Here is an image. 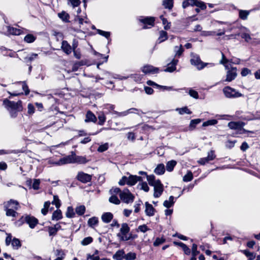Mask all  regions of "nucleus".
Here are the masks:
<instances>
[{
  "mask_svg": "<svg viewBox=\"0 0 260 260\" xmlns=\"http://www.w3.org/2000/svg\"><path fill=\"white\" fill-rule=\"evenodd\" d=\"M3 104L12 118H16L18 113L23 110L22 102L21 100L14 102L5 99L3 101Z\"/></svg>",
  "mask_w": 260,
  "mask_h": 260,
  "instance_id": "1",
  "label": "nucleus"
},
{
  "mask_svg": "<svg viewBox=\"0 0 260 260\" xmlns=\"http://www.w3.org/2000/svg\"><path fill=\"white\" fill-rule=\"evenodd\" d=\"M142 181V177L136 175H130L128 177L123 176L119 180L118 184L120 185L127 184L129 186L134 185L138 181Z\"/></svg>",
  "mask_w": 260,
  "mask_h": 260,
  "instance_id": "2",
  "label": "nucleus"
},
{
  "mask_svg": "<svg viewBox=\"0 0 260 260\" xmlns=\"http://www.w3.org/2000/svg\"><path fill=\"white\" fill-rule=\"evenodd\" d=\"M129 231L130 228L126 223H123L121 224L120 232L117 234L120 241H128L132 238V234H129L128 236L127 235Z\"/></svg>",
  "mask_w": 260,
  "mask_h": 260,
  "instance_id": "3",
  "label": "nucleus"
},
{
  "mask_svg": "<svg viewBox=\"0 0 260 260\" xmlns=\"http://www.w3.org/2000/svg\"><path fill=\"white\" fill-rule=\"evenodd\" d=\"M224 95L228 98H237L243 96V95L230 86H226L223 89Z\"/></svg>",
  "mask_w": 260,
  "mask_h": 260,
  "instance_id": "4",
  "label": "nucleus"
},
{
  "mask_svg": "<svg viewBox=\"0 0 260 260\" xmlns=\"http://www.w3.org/2000/svg\"><path fill=\"white\" fill-rule=\"evenodd\" d=\"M121 200L126 204L133 202L135 197L127 188H125L120 193Z\"/></svg>",
  "mask_w": 260,
  "mask_h": 260,
  "instance_id": "5",
  "label": "nucleus"
},
{
  "mask_svg": "<svg viewBox=\"0 0 260 260\" xmlns=\"http://www.w3.org/2000/svg\"><path fill=\"white\" fill-rule=\"evenodd\" d=\"M190 63L192 65L196 67L198 70L203 69L207 65V63H204L202 61L200 56L197 54H193L191 55Z\"/></svg>",
  "mask_w": 260,
  "mask_h": 260,
  "instance_id": "6",
  "label": "nucleus"
},
{
  "mask_svg": "<svg viewBox=\"0 0 260 260\" xmlns=\"http://www.w3.org/2000/svg\"><path fill=\"white\" fill-rule=\"evenodd\" d=\"M139 21L144 25L142 28L143 29H147L154 26L155 18L153 17L141 16L139 18Z\"/></svg>",
  "mask_w": 260,
  "mask_h": 260,
  "instance_id": "7",
  "label": "nucleus"
},
{
  "mask_svg": "<svg viewBox=\"0 0 260 260\" xmlns=\"http://www.w3.org/2000/svg\"><path fill=\"white\" fill-rule=\"evenodd\" d=\"M141 112V113L144 114V113L140 109H138L135 108H132L128 109L127 110L124 111L122 112H115V114L117 115V116L118 117H122L126 116L127 115L131 113H136L138 115H139V113Z\"/></svg>",
  "mask_w": 260,
  "mask_h": 260,
  "instance_id": "8",
  "label": "nucleus"
},
{
  "mask_svg": "<svg viewBox=\"0 0 260 260\" xmlns=\"http://www.w3.org/2000/svg\"><path fill=\"white\" fill-rule=\"evenodd\" d=\"M216 157L214 151L210 150L208 153V156L206 157L201 158L198 160V163L202 165H204L209 161L213 160Z\"/></svg>",
  "mask_w": 260,
  "mask_h": 260,
  "instance_id": "9",
  "label": "nucleus"
},
{
  "mask_svg": "<svg viewBox=\"0 0 260 260\" xmlns=\"http://www.w3.org/2000/svg\"><path fill=\"white\" fill-rule=\"evenodd\" d=\"M91 176L83 172H79L76 177L78 180L83 183L89 182L91 180Z\"/></svg>",
  "mask_w": 260,
  "mask_h": 260,
  "instance_id": "10",
  "label": "nucleus"
},
{
  "mask_svg": "<svg viewBox=\"0 0 260 260\" xmlns=\"http://www.w3.org/2000/svg\"><path fill=\"white\" fill-rule=\"evenodd\" d=\"M74 152L72 151L71 155H69L60 158L57 164L58 165H64L67 164H73L74 163Z\"/></svg>",
  "mask_w": 260,
  "mask_h": 260,
  "instance_id": "11",
  "label": "nucleus"
},
{
  "mask_svg": "<svg viewBox=\"0 0 260 260\" xmlns=\"http://www.w3.org/2000/svg\"><path fill=\"white\" fill-rule=\"evenodd\" d=\"M154 187V194L153 196L155 198L159 197L164 190L163 184L160 181H157V183L153 186Z\"/></svg>",
  "mask_w": 260,
  "mask_h": 260,
  "instance_id": "12",
  "label": "nucleus"
},
{
  "mask_svg": "<svg viewBox=\"0 0 260 260\" xmlns=\"http://www.w3.org/2000/svg\"><path fill=\"white\" fill-rule=\"evenodd\" d=\"M237 69L236 67H232L230 70H229L226 73V77L225 81L231 82L234 80L237 77Z\"/></svg>",
  "mask_w": 260,
  "mask_h": 260,
  "instance_id": "13",
  "label": "nucleus"
},
{
  "mask_svg": "<svg viewBox=\"0 0 260 260\" xmlns=\"http://www.w3.org/2000/svg\"><path fill=\"white\" fill-rule=\"evenodd\" d=\"M38 220L34 216L31 215L25 216V222L29 225L31 229H34L38 223Z\"/></svg>",
  "mask_w": 260,
  "mask_h": 260,
  "instance_id": "14",
  "label": "nucleus"
},
{
  "mask_svg": "<svg viewBox=\"0 0 260 260\" xmlns=\"http://www.w3.org/2000/svg\"><path fill=\"white\" fill-rule=\"evenodd\" d=\"M142 71L145 74H155L157 73L159 71V69L154 67L151 65L144 66L142 69Z\"/></svg>",
  "mask_w": 260,
  "mask_h": 260,
  "instance_id": "15",
  "label": "nucleus"
},
{
  "mask_svg": "<svg viewBox=\"0 0 260 260\" xmlns=\"http://www.w3.org/2000/svg\"><path fill=\"white\" fill-rule=\"evenodd\" d=\"M178 62L177 59L173 58L172 60L167 64V67L164 70L166 72H173L176 69V65Z\"/></svg>",
  "mask_w": 260,
  "mask_h": 260,
  "instance_id": "16",
  "label": "nucleus"
},
{
  "mask_svg": "<svg viewBox=\"0 0 260 260\" xmlns=\"http://www.w3.org/2000/svg\"><path fill=\"white\" fill-rule=\"evenodd\" d=\"M4 207H7L8 208H11L15 210H17L19 207V204L18 201L11 199L7 203L4 204Z\"/></svg>",
  "mask_w": 260,
  "mask_h": 260,
  "instance_id": "17",
  "label": "nucleus"
},
{
  "mask_svg": "<svg viewBox=\"0 0 260 260\" xmlns=\"http://www.w3.org/2000/svg\"><path fill=\"white\" fill-rule=\"evenodd\" d=\"M61 48L67 55L71 54L72 51V46L66 40L62 41Z\"/></svg>",
  "mask_w": 260,
  "mask_h": 260,
  "instance_id": "18",
  "label": "nucleus"
},
{
  "mask_svg": "<svg viewBox=\"0 0 260 260\" xmlns=\"http://www.w3.org/2000/svg\"><path fill=\"white\" fill-rule=\"evenodd\" d=\"M23 28L19 29L12 26L7 27L8 32L12 35H20L23 32Z\"/></svg>",
  "mask_w": 260,
  "mask_h": 260,
  "instance_id": "19",
  "label": "nucleus"
},
{
  "mask_svg": "<svg viewBox=\"0 0 260 260\" xmlns=\"http://www.w3.org/2000/svg\"><path fill=\"white\" fill-rule=\"evenodd\" d=\"M155 209L152 205L146 202L145 203V213L148 216H152L154 214Z\"/></svg>",
  "mask_w": 260,
  "mask_h": 260,
  "instance_id": "20",
  "label": "nucleus"
},
{
  "mask_svg": "<svg viewBox=\"0 0 260 260\" xmlns=\"http://www.w3.org/2000/svg\"><path fill=\"white\" fill-rule=\"evenodd\" d=\"M96 117L95 115L90 111H87L86 114V118L85 121L86 122H95L96 121Z\"/></svg>",
  "mask_w": 260,
  "mask_h": 260,
  "instance_id": "21",
  "label": "nucleus"
},
{
  "mask_svg": "<svg viewBox=\"0 0 260 260\" xmlns=\"http://www.w3.org/2000/svg\"><path fill=\"white\" fill-rule=\"evenodd\" d=\"M74 163H77L80 164H86L88 160L84 156H78L76 155L74 153Z\"/></svg>",
  "mask_w": 260,
  "mask_h": 260,
  "instance_id": "22",
  "label": "nucleus"
},
{
  "mask_svg": "<svg viewBox=\"0 0 260 260\" xmlns=\"http://www.w3.org/2000/svg\"><path fill=\"white\" fill-rule=\"evenodd\" d=\"M113 218V214L110 212L104 213L102 216V219L105 223H109Z\"/></svg>",
  "mask_w": 260,
  "mask_h": 260,
  "instance_id": "23",
  "label": "nucleus"
},
{
  "mask_svg": "<svg viewBox=\"0 0 260 260\" xmlns=\"http://www.w3.org/2000/svg\"><path fill=\"white\" fill-rule=\"evenodd\" d=\"M174 244L175 245H178L180 246L185 254L186 255H189L190 253V249L187 246V245L182 242H174Z\"/></svg>",
  "mask_w": 260,
  "mask_h": 260,
  "instance_id": "24",
  "label": "nucleus"
},
{
  "mask_svg": "<svg viewBox=\"0 0 260 260\" xmlns=\"http://www.w3.org/2000/svg\"><path fill=\"white\" fill-rule=\"evenodd\" d=\"M124 251L123 250H118L113 256V258L116 260H122L124 259Z\"/></svg>",
  "mask_w": 260,
  "mask_h": 260,
  "instance_id": "25",
  "label": "nucleus"
},
{
  "mask_svg": "<svg viewBox=\"0 0 260 260\" xmlns=\"http://www.w3.org/2000/svg\"><path fill=\"white\" fill-rule=\"evenodd\" d=\"M4 208L5 210L6 211V214L7 216L15 217L18 214V213L16 212V210L14 209L8 208L7 207H4Z\"/></svg>",
  "mask_w": 260,
  "mask_h": 260,
  "instance_id": "26",
  "label": "nucleus"
},
{
  "mask_svg": "<svg viewBox=\"0 0 260 260\" xmlns=\"http://www.w3.org/2000/svg\"><path fill=\"white\" fill-rule=\"evenodd\" d=\"M165 172V166L162 164L158 165L154 170V173L157 175H162L164 174Z\"/></svg>",
  "mask_w": 260,
  "mask_h": 260,
  "instance_id": "27",
  "label": "nucleus"
},
{
  "mask_svg": "<svg viewBox=\"0 0 260 260\" xmlns=\"http://www.w3.org/2000/svg\"><path fill=\"white\" fill-rule=\"evenodd\" d=\"M58 16L64 22H69L70 15L65 11H62L61 13H58Z\"/></svg>",
  "mask_w": 260,
  "mask_h": 260,
  "instance_id": "28",
  "label": "nucleus"
},
{
  "mask_svg": "<svg viewBox=\"0 0 260 260\" xmlns=\"http://www.w3.org/2000/svg\"><path fill=\"white\" fill-rule=\"evenodd\" d=\"M147 180L149 184L152 186L156 184L157 181H160L159 179L155 180V177L153 175H147Z\"/></svg>",
  "mask_w": 260,
  "mask_h": 260,
  "instance_id": "29",
  "label": "nucleus"
},
{
  "mask_svg": "<svg viewBox=\"0 0 260 260\" xmlns=\"http://www.w3.org/2000/svg\"><path fill=\"white\" fill-rule=\"evenodd\" d=\"M62 217V213L60 210H56V211H54L52 216V219L53 220H58L60 219H61Z\"/></svg>",
  "mask_w": 260,
  "mask_h": 260,
  "instance_id": "30",
  "label": "nucleus"
},
{
  "mask_svg": "<svg viewBox=\"0 0 260 260\" xmlns=\"http://www.w3.org/2000/svg\"><path fill=\"white\" fill-rule=\"evenodd\" d=\"M177 162L175 160H172L169 161L166 164V170L168 172H172L175 166L176 165Z\"/></svg>",
  "mask_w": 260,
  "mask_h": 260,
  "instance_id": "31",
  "label": "nucleus"
},
{
  "mask_svg": "<svg viewBox=\"0 0 260 260\" xmlns=\"http://www.w3.org/2000/svg\"><path fill=\"white\" fill-rule=\"evenodd\" d=\"M162 5L165 8L171 10L173 7V0H163Z\"/></svg>",
  "mask_w": 260,
  "mask_h": 260,
  "instance_id": "32",
  "label": "nucleus"
},
{
  "mask_svg": "<svg viewBox=\"0 0 260 260\" xmlns=\"http://www.w3.org/2000/svg\"><path fill=\"white\" fill-rule=\"evenodd\" d=\"M168 39L167 32L165 31L161 30L159 32V37L158 39V42L160 43Z\"/></svg>",
  "mask_w": 260,
  "mask_h": 260,
  "instance_id": "33",
  "label": "nucleus"
},
{
  "mask_svg": "<svg viewBox=\"0 0 260 260\" xmlns=\"http://www.w3.org/2000/svg\"><path fill=\"white\" fill-rule=\"evenodd\" d=\"M36 39V37L32 34L27 35L24 38V41L28 43L34 42Z\"/></svg>",
  "mask_w": 260,
  "mask_h": 260,
  "instance_id": "34",
  "label": "nucleus"
},
{
  "mask_svg": "<svg viewBox=\"0 0 260 260\" xmlns=\"http://www.w3.org/2000/svg\"><path fill=\"white\" fill-rule=\"evenodd\" d=\"M228 126L230 129L239 130L240 128L239 124L238 121H231L228 123Z\"/></svg>",
  "mask_w": 260,
  "mask_h": 260,
  "instance_id": "35",
  "label": "nucleus"
},
{
  "mask_svg": "<svg viewBox=\"0 0 260 260\" xmlns=\"http://www.w3.org/2000/svg\"><path fill=\"white\" fill-rule=\"evenodd\" d=\"M201 122V119H196L191 120L189 124V129L190 130H193L196 127V125L200 123Z\"/></svg>",
  "mask_w": 260,
  "mask_h": 260,
  "instance_id": "36",
  "label": "nucleus"
},
{
  "mask_svg": "<svg viewBox=\"0 0 260 260\" xmlns=\"http://www.w3.org/2000/svg\"><path fill=\"white\" fill-rule=\"evenodd\" d=\"M11 244L13 247L15 249H18L21 246L20 240L15 238L12 240Z\"/></svg>",
  "mask_w": 260,
  "mask_h": 260,
  "instance_id": "37",
  "label": "nucleus"
},
{
  "mask_svg": "<svg viewBox=\"0 0 260 260\" xmlns=\"http://www.w3.org/2000/svg\"><path fill=\"white\" fill-rule=\"evenodd\" d=\"M177 111L178 112V113L181 114H184V113H186L188 114H191V112L188 109L187 107H184L181 108H177L176 109Z\"/></svg>",
  "mask_w": 260,
  "mask_h": 260,
  "instance_id": "38",
  "label": "nucleus"
},
{
  "mask_svg": "<svg viewBox=\"0 0 260 260\" xmlns=\"http://www.w3.org/2000/svg\"><path fill=\"white\" fill-rule=\"evenodd\" d=\"M196 0H185L182 3V7L185 9L189 6H194Z\"/></svg>",
  "mask_w": 260,
  "mask_h": 260,
  "instance_id": "39",
  "label": "nucleus"
},
{
  "mask_svg": "<svg viewBox=\"0 0 260 260\" xmlns=\"http://www.w3.org/2000/svg\"><path fill=\"white\" fill-rule=\"evenodd\" d=\"M98 223V219L97 217H93L90 218L88 220V225L90 227H93Z\"/></svg>",
  "mask_w": 260,
  "mask_h": 260,
  "instance_id": "40",
  "label": "nucleus"
},
{
  "mask_svg": "<svg viewBox=\"0 0 260 260\" xmlns=\"http://www.w3.org/2000/svg\"><path fill=\"white\" fill-rule=\"evenodd\" d=\"M242 252L247 257H248V260H253L255 257V254L248 250H244Z\"/></svg>",
  "mask_w": 260,
  "mask_h": 260,
  "instance_id": "41",
  "label": "nucleus"
},
{
  "mask_svg": "<svg viewBox=\"0 0 260 260\" xmlns=\"http://www.w3.org/2000/svg\"><path fill=\"white\" fill-rule=\"evenodd\" d=\"M249 12L246 10L239 11V17L242 20H246L247 18Z\"/></svg>",
  "mask_w": 260,
  "mask_h": 260,
  "instance_id": "42",
  "label": "nucleus"
},
{
  "mask_svg": "<svg viewBox=\"0 0 260 260\" xmlns=\"http://www.w3.org/2000/svg\"><path fill=\"white\" fill-rule=\"evenodd\" d=\"M76 213L79 215H82L84 214L85 211V207L84 205H81L76 207Z\"/></svg>",
  "mask_w": 260,
  "mask_h": 260,
  "instance_id": "43",
  "label": "nucleus"
},
{
  "mask_svg": "<svg viewBox=\"0 0 260 260\" xmlns=\"http://www.w3.org/2000/svg\"><path fill=\"white\" fill-rule=\"evenodd\" d=\"M193 179V175L190 171H188L187 174L183 177V180L184 182H189Z\"/></svg>",
  "mask_w": 260,
  "mask_h": 260,
  "instance_id": "44",
  "label": "nucleus"
},
{
  "mask_svg": "<svg viewBox=\"0 0 260 260\" xmlns=\"http://www.w3.org/2000/svg\"><path fill=\"white\" fill-rule=\"evenodd\" d=\"M136 258V254L135 252H129L124 255L126 260H134Z\"/></svg>",
  "mask_w": 260,
  "mask_h": 260,
  "instance_id": "45",
  "label": "nucleus"
},
{
  "mask_svg": "<svg viewBox=\"0 0 260 260\" xmlns=\"http://www.w3.org/2000/svg\"><path fill=\"white\" fill-rule=\"evenodd\" d=\"M66 216L68 218H72L75 215V212L72 207H68L66 213Z\"/></svg>",
  "mask_w": 260,
  "mask_h": 260,
  "instance_id": "46",
  "label": "nucleus"
},
{
  "mask_svg": "<svg viewBox=\"0 0 260 260\" xmlns=\"http://www.w3.org/2000/svg\"><path fill=\"white\" fill-rule=\"evenodd\" d=\"M52 204L54 205L57 208H59L60 207L61 205L60 201L57 196H53V200L52 202Z\"/></svg>",
  "mask_w": 260,
  "mask_h": 260,
  "instance_id": "47",
  "label": "nucleus"
},
{
  "mask_svg": "<svg viewBox=\"0 0 260 260\" xmlns=\"http://www.w3.org/2000/svg\"><path fill=\"white\" fill-rule=\"evenodd\" d=\"M217 120L216 119H210L203 122V126H207L209 125H214L217 123Z\"/></svg>",
  "mask_w": 260,
  "mask_h": 260,
  "instance_id": "48",
  "label": "nucleus"
},
{
  "mask_svg": "<svg viewBox=\"0 0 260 260\" xmlns=\"http://www.w3.org/2000/svg\"><path fill=\"white\" fill-rule=\"evenodd\" d=\"M109 201L110 203H113L115 205H119L120 203V201L118 199V197L115 195H113L110 197Z\"/></svg>",
  "mask_w": 260,
  "mask_h": 260,
  "instance_id": "49",
  "label": "nucleus"
},
{
  "mask_svg": "<svg viewBox=\"0 0 260 260\" xmlns=\"http://www.w3.org/2000/svg\"><path fill=\"white\" fill-rule=\"evenodd\" d=\"M93 241V239L91 237H87L83 239L81 241V244L82 245H87L91 243Z\"/></svg>",
  "mask_w": 260,
  "mask_h": 260,
  "instance_id": "50",
  "label": "nucleus"
},
{
  "mask_svg": "<svg viewBox=\"0 0 260 260\" xmlns=\"http://www.w3.org/2000/svg\"><path fill=\"white\" fill-rule=\"evenodd\" d=\"M197 245L193 244L192 247V257L191 258H196V256L199 253V251L197 250Z\"/></svg>",
  "mask_w": 260,
  "mask_h": 260,
  "instance_id": "51",
  "label": "nucleus"
},
{
  "mask_svg": "<svg viewBox=\"0 0 260 260\" xmlns=\"http://www.w3.org/2000/svg\"><path fill=\"white\" fill-rule=\"evenodd\" d=\"M109 148L108 143H106L100 145L98 148V151L100 152H103L107 150Z\"/></svg>",
  "mask_w": 260,
  "mask_h": 260,
  "instance_id": "52",
  "label": "nucleus"
},
{
  "mask_svg": "<svg viewBox=\"0 0 260 260\" xmlns=\"http://www.w3.org/2000/svg\"><path fill=\"white\" fill-rule=\"evenodd\" d=\"M165 242V239L164 238H157L153 243L154 246H158Z\"/></svg>",
  "mask_w": 260,
  "mask_h": 260,
  "instance_id": "53",
  "label": "nucleus"
},
{
  "mask_svg": "<svg viewBox=\"0 0 260 260\" xmlns=\"http://www.w3.org/2000/svg\"><path fill=\"white\" fill-rule=\"evenodd\" d=\"M98 119H99L98 124L101 125H103L106 121V117H105V115L103 113L100 114L98 116Z\"/></svg>",
  "mask_w": 260,
  "mask_h": 260,
  "instance_id": "54",
  "label": "nucleus"
},
{
  "mask_svg": "<svg viewBox=\"0 0 260 260\" xmlns=\"http://www.w3.org/2000/svg\"><path fill=\"white\" fill-rule=\"evenodd\" d=\"M188 94L190 95V96L194 99H198L199 98L198 92L194 90L189 89Z\"/></svg>",
  "mask_w": 260,
  "mask_h": 260,
  "instance_id": "55",
  "label": "nucleus"
},
{
  "mask_svg": "<svg viewBox=\"0 0 260 260\" xmlns=\"http://www.w3.org/2000/svg\"><path fill=\"white\" fill-rule=\"evenodd\" d=\"M25 222V216H22L19 220L15 222V224L17 226H21Z\"/></svg>",
  "mask_w": 260,
  "mask_h": 260,
  "instance_id": "56",
  "label": "nucleus"
},
{
  "mask_svg": "<svg viewBox=\"0 0 260 260\" xmlns=\"http://www.w3.org/2000/svg\"><path fill=\"white\" fill-rule=\"evenodd\" d=\"M97 31L99 34L105 37L107 39H108L110 36V32L109 31H105L101 29H98Z\"/></svg>",
  "mask_w": 260,
  "mask_h": 260,
  "instance_id": "57",
  "label": "nucleus"
},
{
  "mask_svg": "<svg viewBox=\"0 0 260 260\" xmlns=\"http://www.w3.org/2000/svg\"><path fill=\"white\" fill-rule=\"evenodd\" d=\"M105 108L107 109L109 112H112L113 114H115V112H116L114 110L115 106L111 104H107L105 106Z\"/></svg>",
  "mask_w": 260,
  "mask_h": 260,
  "instance_id": "58",
  "label": "nucleus"
},
{
  "mask_svg": "<svg viewBox=\"0 0 260 260\" xmlns=\"http://www.w3.org/2000/svg\"><path fill=\"white\" fill-rule=\"evenodd\" d=\"M139 185L140 186L141 189H142L146 192H148L149 190V187L145 182L139 183Z\"/></svg>",
  "mask_w": 260,
  "mask_h": 260,
  "instance_id": "59",
  "label": "nucleus"
},
{
  "mask_svg": "<svg viewBox=\"0 0 260 260\" xmlns=\"http://www.w3.org/2000/svg\"><path fill=\"white\" fill-rule=\"evenodd\" d=\"M138 230L144 233L146 232L147 231L150 230V229L148 228V226L146 224H143V225H139L138 226Z\"/></svg>",
  "mask_w": 260,
  "mask_h": 260,
  "instance_id": "60",
  "label": "nucleus"
},
{
  "mask_svg": "<svg viewBox=\"0 0 260 260\" xmlns=\"http://www.w3.org/2000/svg\"><path fill=\"white\" fill-rule=\"evenodd\" d=\"M20 83L22 84V87L23 90L25 91V94L28 95L29 93V90L26 83L25 82H20Z\"/></svg>",
  "mask_w": 260,
  "mask_h": 260,
  "instance_id": "61",
  "label": "nucleus"
},
{
  "mask_svg": "<svg viewBox=\"0 0 260 260\" xmlns=\"http://www.w3.org/2000/svg\"><path fill=\"white\" fill-rule=\"evenodd\" d=\"M194 6H196L199 8H200L202 10H205L206 9V6L205 4L202 2H198L196 1V4Z\"/></svg>",
  "mask_w": 260,
  "mask_h": 260,
  "instance_id": "62",
  "label": "nucleus"
},
{
  "mask_svg": "<svg viewBox=\"0 0 260 260\" xmlns=\"http://www.w3.org/2000/svg\"><path fill=\"white\" fill-rule=\"evenodd\" d=\"M40 184V179H35L32 184V188L35 190H38L39 188V185Z\"/></svg>",
  "mask_w": 260,
  "mask_h": 260,
  "instance_id": "63",
  "label": "nucleus"
},
{
  "mask_svg": "<svg viewBox=\"0 0 260 260\" xmlns=\"http://www.w3.org/2000/svg\"><path fill=\"white\" fill-rule=\"evenodd\" d=\"M241 37L245 39V41L247 42H249L251 39L250 35L247 33H242L241 34Z\"/></svg>",
  "mask_w": 260,
  "mask_h": 260,
  "instance_id": "64",
  "label": "nucleus"
}]
</instances>
